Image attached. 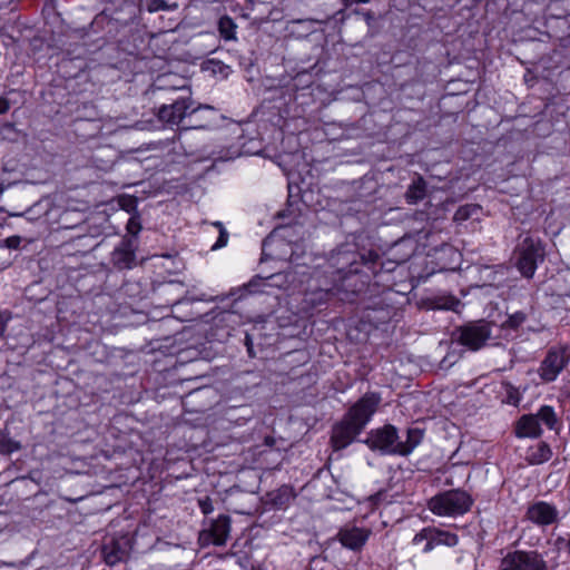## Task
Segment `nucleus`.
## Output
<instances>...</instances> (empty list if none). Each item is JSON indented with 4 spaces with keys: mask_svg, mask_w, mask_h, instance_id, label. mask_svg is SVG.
I'll return each instance as SVG.
<instances>
[{
    "mask_svg": "<svg viewBox=\"0 0 570 570\" xmlns=\"http://www.w3.org/2000/svg\"><path fill=\"white\" fill-rule=\"evenodd\" d=\"M127 232L134 236L138 235L141 229L140 220L137 216H132L129 218L127 223Z\"/></svg>",
    "mask_w": 570,
    "mask_h": 570,
    "instance_id": "nucleus-27",
    "label": "nucleus"
},
{
    "mask_svg": "<svg viewBox=\"0 0 570 570\" xmlns=\"http://www.w3.org/2000/svg\"><path fill=\"white\" fill-rule=\"evenodd\" d=\"M425 544V541H421V544L419 546L421 549Z\"/></svg>",
    "mask_w": 570,
    "mask_h": 570,
    "instance_id": "nucleus-38",
    "label": "nucleus"
},
{
    "mask_svg": "<svg viewBox=\"0 0 570 570\" xmlns=\"http://www.w3.org/2000/svg\"><path fill=\"white\" fill-rule=\"evenodd\" d=\"M10 318H11V316L9 313L0 312V336H2L4 334Z\"/></svg>",
    "mask_w": 570,
    "mask_h": 570,
    "instance_id": "nucleus-31",
    "label": "nucleus"
},
{
    "mask_svg": "<svg viewBox=\"0 0 570 570\" xmlns=\"http://www.w3.org/2000/svg\"><path fill=\"white\" fill-rule=\"evenodd\" d=\"M365 19L370 23L371 20L373 19V14L371 12L365 13Z\"/></svg>",
    "mask_w": 570,
    "mask_h": 570,
    "instance_id": "nucleus-37",
    "label": "nucleus"
},
{
    "mask_svg": "<svg viewBox=\"0 0 570 570\" xmlns=\"http://www.w3.org/2000/svg\"><path fill=\"white\" fill-rule=\"evenodd\" d=\"M381 397L375 393L364 394L333 426L331 443L338 451L348 446L364 430L376 412Z\"/></svg>",
    "mask_w": 570,
    "mask_h": 570,
    "instance_id": "nucleus-1",
    "label": "nucleus"
},
{
    "mask_svg": "<svg viewBox=\"0 0 570 570\" xmlns=\"http://www.w3.org/2000/svg\"><path fill=\"white\" fill-rule=\"evenodd\" d=\"M461 306V302L454 296H442L435 302V307L439 309L458 311Z\"/></svg>",
    "mask_w": 570,
    "mask_h": 570,
    "instance_id": "nucleus-24",
    "label": "nucleus"
},
{
    "mask_svg": "<svg viewBox=\"0 0 570 570\" xmlns=\"http://www.w3.org/2000/svg\"><path fill=\"white\" fill-rule=\"evenodd\" d=\"M569 362L570 348L568 346L551 347L540 365L539 375L543 381L552 382Z\"/></svg>",
    "mask_w": 570,
    "mask_h": 570,
    "instance_id": "nucleus-6",
    "label": "nucleus"
},
{
    "mask_svg": "<svg viewBox=\"0 0 570 570\" xmlns=\"http://www.w3.org/2000/svg\"><path fill=\"white\" fill-rule=\"evenodd\" d=\"M371 534L370 529L357 527H345L340 530L337 537L340 542L347 549L360 550L366 543Z\"/></svg>",
    "mask_w": 570,
    "mask_h": 570,
    "instance_id": "nucleus-13",
    "label": "nucleus"
},
{
    "mask_svg": "<svg viewBox=\"0 0 570 570\" xmlns=\"http://www.w3.org/2000/svg\"><path fill=\"white\" fill-rule=\"evenodd\" d=\"M474 210H475V208L473 206H470V205L462 206L456 210V213L454 215V219L455 220H464V219L469 218L470 215L472 214V212H474Z\"/></svg>",
    "mask_w": 570,
    "mask_h": 570,
    "instance_id": "nucleus-28",
    "label": "nucleus"
},
{
    "mask_svg": "<svg viewBox=\"0 0 570 570\" xmlns=\"http://www.w3.org/2000/svg\"><path fill=\"white\" fill-rule=\"evenodd\" d=\"M213 226H215L218 229V232H219L218 239L212 246V249L216 250V249L223 248V247H225L227 245V243H228V233H227V230L225 229L224 225L220 222H214Z\"/></svg>",
    "mask_w": 570,
    "mask_h": 570,
    "instance_id": "nucleus-25",
    "label": "nucleus"
},
{
    "mask_svg": "<svg viewBox=\"0 0 570 570\" xmlns=\"http://www.w3.org/2000/svg\"><path fill=\"white\" fill-rule=\"evenodd\" d=\"M190 96L191 94L168 97L167 99L170 102L164 104L158 109V119L169 126L180 125L186 117L195 114L199 109V107L194 106Z\"/></svg>",
    "mask_w": 570,
    "mask_h": 570,
    "instance_id": "nucleus-3",
    "label": "nucleus"
},
{
    "mask_svg": "<svg viewBox=\"0 0 570 570\" xmlns=\"http://www.w3.org/2000/svg\"><path fill=\"white\" fill-rule=\"evenodd\" d=\"M0 212H2V209L0 208Z\"/></svg>",
    "mask_w": 570,
    "mask_h": 570,
    "instance_id": "nucleus-40",
    "label": "nucleus"
},
{
    "mask_svg": "<svg viewBox=\"0 0 570 570\" xmlns=\"http://www.w3.org/2000/svg\"><path fill=\"white\" fill-rule=\"evenodd\" d=\"M230 533V518L222 514L217 519L212 520L208 529H205L199 534V540L204 546L215 544L224 546Z\"/></svg>",
    "mask_w": 570,
    "mask_h": 570,
    "instance_id": "nucleus-10",
    "label": "nucleus"
},
{
    "mask_svg": "<svg viewBox=\"0 0 570 570\" xmlns=\"http://www.w3.org/2000/svg\"><path fill=\"white\" fill-rule=\"evenodd\" d=\"M10 216H20V214L11 213Z\"/></svg>",
    "mask_w": 570,
    "mask_h": 570,
    "instance_id": "nucleus-39",
    "label": "nucleus"
},
{
    "mask_svg": "<svg viewBox=\"0 0 570 570\" xmlns=\"http://www.w3.org/2000/svg\"><path fill=\"white\" fill-rule=\"evenodd\" d=\"M491 324L485 321L469 323L459 328V342L472 351H478L491 337Z\"/></svg>",
    "mask_w": 570,
    "mask_h": 570,
    "instance_id": "nucleus-8",
    "label": "nucleus"
},
{
    "mask_svg": "<svg viewBox=\"0 0 570 570\" xmlns=\"http://www.w3.org/2000/svg\"><path fill=\"white\" fill-rule=\"evenodd\" d=\"M421 541H425L422 552H430L438 546L454 547L458 543V535L451 532L441 531L436 528H424L416 533L412 540L414 546H420Z\"/></svg>",
    "mask_w": 570,
    "mask_h": 570,
    "instance_id": "nucleus-9",
    "label": "nucleus"
},
{
    "mask_svg": "<svg viewBox=\"0 0 570 570\" xmlns=\"http://www.w3.org/2000/svg\"><path fill=\"white\" fill-rule=\"evenodd\" d=\"M236 29L237 24L230 17L224 16L219 19L218 31L222 38H224L225 40H236Z\"/></svg>",
    "mask_w": 570,
    "mask_h": 570,
    "instance_id": "nucleus-19",
    "label": "nucleus"
},
{
    "mask_svg": "<svg viewBox=\"0 0 570 570\" xmlns=\"http://www.w3.org/2000/svg\"><path fill=\"white\" fill-rule=\"evenodd\" d=\"M21 243L20 236H10L6 239V246L11 249H17Z\"/></svg>",
    "mask_w": 570,
    "mask_h": 570,
    "instance_id": "nucleus-32",
    "label": "nucleus"
},
{
    "mask_svg": "<svg viewBox=\"0 0 570 570\" xmlns=\"http://www.w3.org/2000/svg\"><path fill=\"white\" fill-rule=\"evenodd\" d=\"M472 498L462 490H450L429 500V509L440 517H458L468 512L472 505Z\"/></svg>",
    "mask_w": 570,
    "mask_h": 570,
    "instance_id": "nucleus-2",
    "label": "nucleus"
},
{
    "mask_svg": "<svg viewBox=\"0 0 570 570\" xmlns=\"http://www.w3.org/2000/svg\"><path fill=\"white\" fill-rule=\"evenodd\" d=\"M541 433L540 423L534 415H523L517 424V435L519 438H535Z\"/></svg>",
    "mask_w": 570,
    "mask_h": 570,
    "instance_id": "nucleus-15",
    "label": "nucleus"
},
{
    "mask_svg": "<svg viewBox=\"0 0 570 570\" xmlns=\"http://www.w3.org/2000/svg\"><path fill=\"white\" fill-rule=\"evenodd\" d=\"M102 554L107 564L115 566L125 558L126 551L120 548L118 542L111 541L104 546Z\"/></svg>",
    "mask_w": 570,
    "mask_h": 570,
    "instance_id": "nucleus-18",
    "label": "nucleus"
},
{
    "mask_svg": "<svg viewBox=\"0 0 570 570\" xmlns=\"http://www.w3.org/2000/svg\"><path fill=\"white\" fill-rule=\"evenodd\" d=\"M525 321V314L522 313V312H517L514 313L513 315H511L509 317V320L507 321V324L510 326V327H518L519 325H521L523 322Z\"/></svg>",
    "mask_w": 570,
    "mask_h": 570,
    "instance_id": "nucleus-29",
    "label": "nucleus"
},
{
    "mask_svg": "<svg viewBox=\"0 0 570 570\" xmlns=\"http://www.w3.org/2000/svg\"><path fill=\"white\" fill-rule=\"evenodd\" d=\"M426 195V183L422 176H417L409 186L405 193L407 204L414 205L421 202Z\"/></svg>",
    "mask_w": 570,
    "mask_h": 570,
    "instance_id": "nucleus-16",
    "label": "nucleus"
},
{
    "mask_svg": "<svg viewBox=\"0 0 570 570\" xmlns=\"http://www.w3.org/2000/svg\"><path fill=\"white\" fill-rule=\"evenodd\" d=\"M20 450V443L11 439L8 433L0 432V452L2 454H11Z\"/></svg>",
    "mask_w": 570,
    "mask_h": 570,
    "instance_id": "nucleus-23",
    "label": "nucleus"
},
{
    "mask_svg": "<svg viewBox=\"0 0 570 570\" xmlns=\"http://www.w3.org/2000/svg\"><path fill=\"white\" fill-rule=\"evenodd\" d=\"M199 508L204 514H209L214 511V505L210 498L199 500Z\"/></svg>",
    "mask_w": 570,
    "mask_h": 570,
    "instance_id": "nucleus-30",
    "label": "nucleus"
},
{
    "mask_svg": "<svg viewBox=\"0 0 570 570\" xmlns=\"http://www.w3.org/2000/svg\"><path fill=\"white\" fill-rule=\"evenodd\" d=\"M112 263L119 269H128L134 266L135 252L130 240L124 242L112 252Z\"/></svg>",
    "mask_w": 570,
    "mask_h": 570,
    "instance_id": "nucleus-14",
    "label": "nucleus"
},
{
    "mask_svg": "<svg viewBox=\"0 0 570 570\" xmlns=\"http://www.w3.org/2000/svg\"><path fill=\"white\" fill-rule=\"evenodd\" d=\"M544 254V248L539 239L525 237L518 247L515 265L524 277L531 278L538 264L543 262Z\"/></svg>",
    "mask_w": 570,
    "mask_h": 570,
    "instance_id": "nucleus-4",
    "label": "nucleus"
},
{
    "mask_svg": "<svg viewBox=\"0 0 570 570\" xmlns=\"http://www.w3.org/2000/svg\"><path fill=\"white\" fill-rule=\"evenodd\" d=\"M508 393V403L518 405L520 401L519 392L517 390L511 389Z\"/></svg>",
    "mask_w": 570,
    "mask_h": 570,
    "instance_id": "nucleus-33",
    "label": "nucleus"
},
{
    "mask_svg": "<svg viewBox=\"0 0 570 570\" xmlns=\"http://www.w3.org/2000/svg\"><path fill=\"white\" fill-rule=\"evenodd\" d=\"M147 11L150 13L157 11H174L178 9L177 2H167L166 0H147L146 2Z\"/></svg>",
    "mask_w": 570,
    "mask_h": 570,
    "instance_id": "nucleus-22",
    "label": "nucleus"
},
{
    "mask_svg": "<svg viewBox=\"0 0 570 570\" xmlns=\"http://www.w3.org/2000/svg\"><path fill=\"white\" fill-rule=\"evenodd\" d=\"M500 570H549L548 563L537 551H513L500 563Z\"/></svg>",
    "mask_w": 570,
    "mask_h": 570,
    "instance_id": "nucleus-5",
    "label": "nucleus"
},
{
    "mask_svg": "<svg viewBox=\"0 0 570 570\" xmlns=\"http://www.w3.org/2000/svg\"><path fill=\"white\" fill-rule=\"evenodd\" d=\"M537 452L532 454V462L534 463H542L551 458V450L546 443H539Z\"/></svg>",
    "mask_w": 570,
    "mask_h": 570,
    "instance_id": "nucleus-26",
    "label": "nucleus"
},
{
    "mask_svg": "<svg viewBox=\"0 0 570 570\" xmlns=\"http://www.w3.org/2000/svg\"><path fill=\"white\" fill-rule=\"evenodd\" d=\"M154 90L164 94H177V96L191 94L187 79L176 75L159 76L154 83Z\"/></svg>",
    "mask_w": 570,
    "mask_h": 570,
    "instance_id": "nucleus-12",
    "label": "nucleus"
},
{
    "mask_svg": "<svg viewBox=\"0 0 570 570\" xmlns=\"http://www.w3.org/2000/svg\"><path fill=\"white\" fill-rule=\"evenodd\" d=\"M126 202H127V204L121 203V207H122V208H125L127 212H129V210H130V208H131V207H132V205H134V200L130 198V199H127Z\"/></svg>",
    "mask_w": 570,
    "mask_h": 570,
    "instance_id": "nucleus-36",
    "label": "nucleus"
},
{
    "mask_svg": "<svg viewBox=\"0 0 570 570\" xmlns=\"http://www.w3.org/2000/svg\"><path fill=\"white\" fill-rule=\"evenodd\" d=\"M333 265L337 266L338 272H344L345 268L355 263V253L340 249L332 256Z\"/></svg>",
    "mask_w": 570,
    "mask_h": 570,
    "instance_id": "nucleus-20",
    "label": "nucleus"
},
{
    "mask_svg": "<svg viewBox=\"0 0 570 570\" xmlns=\"http://www.w3.org/2000/svg\"><path fill=\"white\" fill-rule=\"evenodd\" d=\"M10 109V102L6 97H0V115L6 114Z\"/></svg>",
    "mask_w": 570,
    "mask_h": 570,
    "instance_id": "nucleus-34",
    "label": "nucleus"
},
{
    "mask_svg": "<svg viewBox=\"0 0 570 570\" xmlns=\"http://www.w3.org/2000/svg\"><path fill=\"white\" fill-rule=\"evenodd\" d=\"M534 416L538 417L539 423H544L549 429H554L557 424V416L551 406H542Z\"/></svg>",
    "mask_w": 570,
    "mask_h": 570,
    "instance_id": "nucleus-21",
    "label": "nucleus"
},
{
    "mask_svg": "<svg viewBox=\"0 0 570 570\" xmlns=\"http://www.w3.org/2000/svg\"><path fill=\"white\" fill-rule=\"evenodd\" d=\"M423 439V433L420 429H409L406 433V440H400V448L397 450L400 455L410 454Z\"/></svg>",
    "mask_w": 570,
    "mask_h": 570,
    "instance_id": "nucleus-17",
    "label": "nucleus"
},
{
    "mask_svg": "<svg viewBox=\"0 0 570 570\" xmlns=\"http://www.w3.org/2000/svg\"><path fill=\"white\" fill-rule=\"evenodd\" d=\"M558 510L550 503L539 501L529 505L527 518L538 525H550L558 520Z\"/></svg>",
    "mask_w": 570,
    "mask_h": 570,
    "instance_id": "nucleus-11",
    "label": "nucleus"
},
{
    "mask_svg": "<svg viewBox=\"0 0 570 570\" xmlns=\"http://www.w3.org/2000/svg\"><path fill=\"white\" fill-rule=\"evenodd\" d=\"M364 442L371 450L380 451L384 454H399L400 438L393 425L372 430Z\"/></svg>",
    "mask_w": 570,
    "mask_h": 570,
    "instance_id": "nucleus-7",
    "label": "nucleus"
},
{
    "mask_svg": "<svg viewBox=\"0 0 570 570\" xmlns=\"http://www.w3.org/2000/svg\"><path fill=\"white\" fill-rule=\"evenodd\" d=\"M345 6H351L354 3H367L370 0H343Z\"/></svg>",
    "mask_w": 570,
    "mask_h": 570,
    "instance_id": "nucleus-35",
    "label": "nucleus"
}]
</instances>
